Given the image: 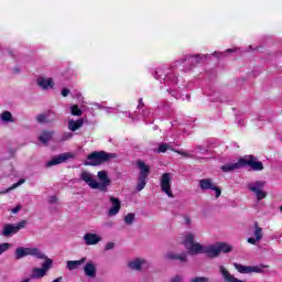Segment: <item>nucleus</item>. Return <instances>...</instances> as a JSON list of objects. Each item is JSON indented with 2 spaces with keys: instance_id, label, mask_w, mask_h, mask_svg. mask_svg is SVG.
<instances>
[{
  "instance_id": "nucleus-1",
  "label": "nucleus",
  "mask_w": 282,
  "mask_h": 282,
  "mask_svg": "<svg viewBox=\"0 0 282 282\" xmlns=\"http://www.w3.org/2000/svg\"><path fill=\"white\" fill-rule=\"evenodd\" d=\"M79 177L83 182H85V184L89 186V188H93L94 191L98 189L101 193H107L109 186H111V178H109L107 171H99L97 173L99 182L94 178L93 173L87 171H83L79 174Z\"/></svg>"
},
{
  "instance_id": "nucleus-2",
  "label": "nucleus",
  "mask_w": 282,
  "mask_h": 282,
  "mask_svg": "<svg viewBox=\"0 0 282 282\" xmlns=\"http://www.w3.org/2000/svg\"><path fill=\"white\" fill-rule=\"evenodd\" d=\"M116 158H118V154L116 153L95 151L87 156L84 164L85 166H100V164H105V162H111V160H116Z\"/></svg>"
},
{
  "instance_id": "nucleus-3",
  "label": "nucleus",
  "mask_w": 282,
  "mask_h": 282,
  "mask_svg": "<svg viewBox=\"0 0 282 282\" xmlns=\"http://www.w3.org/2000/svg\"><path fill=\"white\" fill-rule=\"evenodd\" d=\"M43 259L44 262L42 263V267H35L31 270V279L41 280L44 279V276H47V272L52 270V267L54 265V260L52 258H48L45 256V258H37Z\"/></svg>"
},
{
  "instance_id": "nucleus-4",
  "label": "nucleus",
  "mask_w": 282,
  "mask_h": 282,
  "mask_svg": "<svg viewBox=\"0 0 282 282\" xmlns=\"http://www.w3.org/2000/svg\"><path fill=\"white\" fill-rule=\"evenodd\" d=\"M23 257H35V259H45V253L39 248L18 247L15 249V259H23Z\"/></svg>"
},
{
  "instance_id": "nucleus-5",
  "label": "nucleus",
  "mask_w": 282,
  "mask_h": 282,
  "mask_svg": "<svg viewBox=\"0 0 282 282\" xmlns=\"http://www.w3.org/2000/svg\"><path fill=\"white\" fill-rule=\"evenodd\" d=\"M184 246L189 254H202L204 246L199 242H195V234L188 232L184 240Z\"/></svg>"
},
{
  "instance_id": "nucleus-6",
  "label": "nucleus",
  "mask_w": 282,
  "mask_h": 282,
  "mask_svg": "<svg viewBox=\"0 0 282 282\" xmlns=\"http://www.w3.org/2000/svg\"><path fill=\"white\" fill-rule=\"evenodd\" d=\"M28 226V220H21L17 224H4L1 230L2 237L10 238L18 235L19 231L23 230Z\"/></svg>"
},
{
  "instance_id": "nucleus-7",
  "label": "nucleus",
  "mask_w": 282,
  "mask_h": 282,
  "mask_svg": "<svg viewBox=\"0 0 282 282\" xmlns=\"http://www.w3.org/2000/svg\"><path fill=\"white\" fill-rule=\"evenodd\" d=\"M247 186L251 193H254L258 202L268 197V193L263 191L265 187V181H254L249 183Z\"/></svg>"
},
{
  "instance_id": "nucleus-8",
  "label": "nucleus",
  "mask_w": 282,
  "mask_h": 282,
  "mask_svg": "<svg viewBox=\"0 0 282 282\" xmlns=\"http://www.w3.org/2000/svg\"><path fill=\"white\" fill-rule=\"evenodd\" d=\"M234 268L240 273V274H263L264 268H270L268 264H259L253 267H246L243 264H239L237 262L234 263Z\"/></svg>"
},
{
  "instance_id": "nucleus-9",
  "label": "nucleus",
  "mask_w": 282,
  "mask_h": 282,
  "mask_svg": "<svg viewBox=\"0 0 282 282\" xmlns=\"http://www.w3.org/2000/svg\"><path fill=\"white\" fill-rule=\"evenodd\" d=\"M149 267V261L142 257L132 258L127 262L128 270L132 272H142L145 268Z\"/></svg>"
},
{
  "instance_id": "nucleus-10",
  "label": "nucleus",
  "mask_w": 282,
  "mask_h": 282,
  "mask_svg": "<svg viewBox=\"0 0 282 282\" xmlns=\"http://www.w3.org/2000/svg\"><path fill=\"white\" fill-rule=\"evenodd\" d=\"M74 158H76V155L72 152L62 153L47 161L46 166L48 169L52 166H58V164H64V162H67V160H74Z\"/></svg>"
},
{
  "instance_id": "nucleus-11",
  "label": "nucleus",
  "mask_w": 282,
  "mask_h": 282,
  "mask_svg": "<svg viewBox=\"0 0 282 282\" xmlns=\"http://www.w3.org/2000/svg\"><path fill=\"white\" fill-rule=\"evenodd\" d=\"M199 186L202 191H214L216 199H218V197H221V188L217 187V185L213 182V180L202 178L199 181Z\"/></svg>"
},
{
  "instance_id": "nucleus-12",
  "label": "nucleus",
  "mask_w": 282,
  "mask_h": 282,
  "mask_svg": "<svg viewBox=\"0 0 282 282\" xmlns=\"http://www.w3.org/2000/svg\"><path fill=\"white\" fill-rule=\"evenodd\" d=\"M161 191L167 195V197L173 198V191H171V173H164L161 176Z\"/></svg>"
},
{
  "instance_id": "nucleus-13",
  "label": "nucleus",
  "mask_w": 282,
  "mask_h": 282,
  "mask_svg": "<svg viewBox=\"0 0 282 282\" xmlns=\"http://www.w3.org/2000/svg\"><path fill=\"white\" fill-rule=\"evenodd\" d=\"M242 166H250L252 171H263V163L252 155L242 159Z\"/></svg>"
},
{
  "instance_id": "nucleus-14",
  "label": "nucleus",
  "mask_w": 282,
  "mask_h": 282,
  "mask_svg": "<svg viewBox=\"0 0 282 282\" xmlns=\"http://www.w3.org/2000/svg\"><path fill=\"white\" fill-rule=\"evenodd\" d=\"M109 202L111 204V207L108 210L109 217H116L118 213H120V208H122V204L120 203V199L113 196L109 197Z\"/></svg>"
},
{
  "instance_id": "nucleus-15",
  "label": "nucleus",
  "mask_w": 282,
  "mask_h": 282,
  "mask_svg": "<svg viewBox=\"0 0 282 282\" xmlns=\"http://www.w3.org/2000/svg\"><path fill=\"white\" fill-rule=\"evenodd\" d=\"M253 226H254V231H253L254 238L253 237L248 238L247 241L248 243H251V246H257V242L263 239V228L259 227L258 221H256Z\"/></svg>"
},
{
  "instance_id": "nucleus-16",
  "label": "nucleus",
  "mask_w": 282,
  "mask_h": 282,
  "mask_svg": "<svg viewBox=\"0 0 282 282\" xmlns=\"http://www.w3.org/2000/svg\"><path fill=\"white\" fill-rule=\"evenodd\" d=\"M165 259L167 261H180V263H187L188 262V256L186 253H177L175 251H169L165 254Z\"/></svg>"
},
{
  "instance_id": "nucleus-17",
  "label": "nucleus",
  "mask_w": 282,
  "mask_h": 282,
  "mask_svg": "<svg viewBox=\"0 0 282 282\" xmlns=\"http://www.w3.org/2000/svg\"><path fill=\"white\" fill-rule=\"evenodd\" d=\"M97 272H98V269L94 261L86 262V264L84 267V274H86V276H88V279H96Z\"/></svg>"
},
{
  "instance_id": "nucleus-18",
  "label": "nucleus",
  "mask_w": 282,
  "mask_h": 282,
  "mask_svg": "<svg viewBox=\"0 0 282 282\" xmlns=\"http://www.w3.org/2000/svg\"><path fill=\"white\" fill-rule=\"evenodd\" d=\"M202 253H205V254L212 257L213 259H215V257H219L220 251H219L218 242L215 245L203 247V251L200 252V254Z\"/></svg>"
},
{
  "instance_id": "nucleus-19",
  "label": "nucleus",
  "mask_w": 282,
  "mask_h": 282,
  "mask_svg": "<svg viewBox=\"0 0 282 282\" xmlns=\"http://www.w3.org/2000/svg\"><path fill=\"white\" fill-rule=\"evenodd\" d=\"M84 241L86 246H96L102 241V238H100V236L97 234L87 232L84 235Z\"/></svg>"
},
{
  "instance_id": "nucleus-20",
  "label": "nucleus",
  "mask_w": 282,
  "mask_h": 282,
  "mask_svg": "<svg viewBox=\"0 0 282 282\" xmlns=\"http://www.w3.org/2000/svg\"><path fill=\"white\" fill-rule=\"evenodd\" d=\"M206 55H186L183 59L182 63H191L192 65H198V63H204L206 61Z\"/></svg>"
},
{
  "instance_id": "nucleus-21",
  "label": "nucleus",
  "mask_w": 282,
  "mask_h": 282,
  "mask_svg": "<svg viewBox=\"0 0 282 282\" xmlns=\"http://www.w3.org/2000/svg\"><path fill=\"white\" fill-rule=\"evenodd\" d=\"M241 167H243L242 159H240L237 163H227V164L223 165L220 169L224 173H230V172L237 171Z\"/></svg>"
},
{
  "instance_id": "nucleus-22",
  "label": "nucleus",
  "mask_w": 282,
  "mask_h": 282,
  "mask_svg": "<svg viewBox=\"0 0 282 282\" xmlns=\"http://www.w3.org/2000/svg\"><path fill=\"white\" fill-rule=\"evenodd\" d=\"M36 120L40 123L50 124L51 122H54V120H56V115H54V112L37 115Z\"/></svg>"
},
{
  "instance_id": "nucleus-23",
  "label": "nucleus",
  "mask_w": 282,
  "mask_h": 282,
  "mask_svg": "<svg viewBox=\"0 0 282 282\" xmlns=\"http://www.w3.org/2000/svg\"><path fill=\"white\" fill-rule=\"evenodd\" d=\"M137 166L140 170L139 177H149V173H151V166L147 165L144 161H137Z\"/></svg>"
},
{
  "instance_id": "nucleus-24",
  "label": "nucleus",
  "mask_w": 282,
  "mask_h": 282,
  "mask_svg": "<svg viewBox=\"0 0 282 282\" xmlns=\"http://www.w3.org/2000/svg\"><path fill=\"white\" fill-rule=\"evenodd\" d=\"M86 262H87V258H82L79 260H69L66 262V267L70 271L78 270V268H80V265H83Z\"/></svg>"
},
{
  "instance_id": "nucleus-25",
  "label": "nucleus",
  "mask_w": 282,
  "mask_h": 282,
  "mask_svg": "<svg viewBox=\"0 0 282 282\" xmlns=\"http://www.w3.org/2000/svg\"><path fill=\"white\" fill-rule=\"evenodd\" d=\"M85 124V119L68 120V131H78Z\"/></svg>"
},
{
  "instance_id": "nucleus-26",
  "label": "nucleus",
  "mask_w": 282,
  "mask_h": 282,
  "mask_svg": "<svg viewBox=\"0 0 282 282\" xmlns=\"http://www.w3.org/2000/svg\"><path fill=\"white\" fill-rule=\"evenodd\" d=\"M37 85L42 89H50L54 87V82L52 80V78L39 77Z\"/></svg>"
},
{
  "instance_id": "nucleus-27",
  "label": "nucleus",
  "mask_w": 282,
  "mask_h": 282,
  "mask_svg": "<svg viewBox=\"0 0 282 282\" xmlns=\"http://www.w3.org/2000/svg\"><path fill=\"white\" fill-rule=\"evenodd\" d=\"M52 138H54V131L44 130L39 135V140L42 142V144H47L50 141H52Z\"/></svg>"
},
{
  "instance_id": "nucleus-28",
  "label": "nucleus",
  "mask_w": 282,
  "mask_h": 282,
  "mask_svg": "<svg viewBox=\"0 0 282 282\" xmlns=\"http://www.w3.org/2000/svg\"><path fill=\"white\" fill-rule=\"evenodd\" d=\"M22 184H25V178H21L18 183L12 184L9 188L0 192V195H6L7 193H10V191H14V188H19Z\"/></svg>"
},
{
  "instance_id": "nucleus-29",
  "label": "nucleus",
  "mask_w": 282,
  "mask_h": 282,
  "mask_svg": "<svg viewBox=\"0 0 282 282\" xmlns=\"http://www.w3.org/2000/svg\"><path fill=\"white\" fill-rule=\"evenodd\" d=\"M0 119L2 122H14V117H12V112L6 110L0 115Z\"/></svg>"
},
{
  "instance_id": "nucleus-30",
  "label": "nucleus",
  "mask_w": 282,
  "mask_h": 282,
  "mask_svg": "<svg viewBox=\"0 0 282 282\" xmlns=\"http://www.w3.org/2000/svg\"><path fill=\"white\" fill-rule=\"evenodd\" d=\"M218 250L219 252H224L227 254L228 252H232V247L226 242H218Z\"/></svg>"
},
{
  "instance_id": "nucleus-31",
  "label": "nucleus",
  "mask_w": 282,
  "mask_h": 282,
  "mask_svg": "<svg viewBox=\"0 0 282 282\" xmlns=\"http://www.w3.org/2000/svg\"><path fill=\"white\" fill-rule=\"evenodd\" d=\"M174 152L178 155H182L183 158H195V151L174 150Z\"/></svg>"
},
{
  "instance_id": "nucleus-32",
  "label": "nucleus",
  "mask_w": 282,
  "mask_h": 282,
  "mask_svg": "<svg viewBox=\"0 0 282 282\" xmlns=\"http://www.w3.org/2000/svg\"><path fill=\"white\" fill-rule=\"evenodd\" d=\"M144 186H147V177L139 176V181L137 184V191L140 193V191H144Z\"/></svg>"
},
{
  "instance_id": "nucleus-33",
  "label": "nucleus",
  "mask_w": 282,
  "mask_h": 282,
  "mask_svg": "<svg viewBox=\"0 0 282 282\" xmlns=\"http://www.w3.org/2000/svg\"><path fill=\"white\" fill-rule=\"evenodd\" d=\"M133 221H135V214L129 213L128 215H126L124 223L127 224V226H131Z\"/></svg>"
},
{
  "instance_id": "nucleus-34",
  "label": "nucleus",
  "mask_w": 282,
  "mask_h": 282,
  "mask_svg": "<svg viewBox=\"0 0 282 282\" xmlns=\"http://www.w3.org/2000/svg\"><path fill=\"white\" fill-rule=\"evenodd\" d=\"M70 113H72V116L80 117V116H83V110H80L77 105H74L70 107Z\"/></svg>"
},
{
  "instance_id": "nucleus-35",
  "label": "nucleus",
  "mask_w": 282,
  "mask_h": 282,
  "mask_svg": "<svg viewBox=\"0 0 282 282\" xmlns=\"http://www.w3.org/2000/svg\"><path fill=\"white\" fill-rule=\"evenodd\" d=\"M171 150V145L167 143H161L159 145V153H166V151Z\"/></svg>"
},
{
  "instance_id": "nucleus-36",
  "label": "nucleus",
  "mask_w": 282,
  "mask_h": 282,
  "mask_svg": "<svg viewBox=\"0 0 282 282\" xmlns=\"http://www.w3.org/2000/svg\"><path fill=\"white\" fill-rule=\"evenodd\" d=\"M10 243L3 242L0 245V254H3V252H8L10 250Z\"/></svg>"
},
{
  "instance_id": "nucleus-37",
  "label": "nucleus",
  "mask_w": 282,
  "mask_h": 282,
  "mask_svg": "<svg viewBox=\"0 0 282 282\" xmlns=\"http://www.w3.org/2000/svg\"><path fill=\"white\" fill-rule=\"evenodd\" d=\"M189 282H210V279L206 276L192 278Z\"/></svg>"
},
{
  "instance_id": "nucleus-38",
  "label": "nucleus",
  "mask_w": 282,
  "mask_h": 282,
  "mask_svg": "<svg viewBox=\"0 0 282 282\" xmlns=\"http://www.w3.org/2000/svg\"><path fill=\"white\" fill-rule=\"evenodd\" d=\"M72 138H74V133L72 132H66L62 135V141L63 142H67V140H72Z\"/></svg>"
},
{
  "instance_id": "nucleus-39",
  "label": "nucleus",
  "mask_w": 282,
  "mask_h": 282,
  "mask_svg": "<svg viewBox=\"0 0 282 282\" xmlns=\"http://www.w3.org/2000/svg\"><path fill=\"white\" fill-rule=\"evenodd\" d=\"M184 281V278L182 275H174L172 279H170V282H182Z\"/></svg>"
},
{
  "instance_id": "nucleus-40",
  "label": "nucleus",
  "mask_w": 282,
  "mask_h": 282,
  "mask_svg": "<svg viewBox=\"0 0 282 282\" xmlns=\"http://www.w3.org/2000/svg\"><path fill=\"white\" fill-rule=\"evenodd\" d=\"M48 204H58V198L56 196H50Z\"/></svg>"
},
{
  "instance_id": "nucleus-41",
  "label": "nucleus",
  "mask_w": 282,
  "mask_h": 282,
  "mask_svg": "<svg viewBox=\"0 0 282 282\" xmlns=\"http://www.w3.org/2000/svg\"><path fill=\"white\" fill-rule=\"evenodd\" d=\"M62 96H63L64 98H67V96H69V88H64V89H62Z\"/></svg>"
},
{
  "instance_id": "nucleus-42",
  "label": "nucleus",
  "mask_w": 282,
  "mask_h": 282,
  "mask_svg": "<svg viewBox=\"0 0 282 282\" xmlns=\"http://www.w3.org/2000/svg\"><path fill=\"white\" fill-rule=\"evenodd\" d=\"M22 206L21 205H17L13 209H11V213L13 215H17V213H19V210H21Z\"/></svg>"
},
{
  "instance_id": "nucleus-43",
  "label": "nucleus",
  "mask_w": 282,
  "mask_h": 282,
  "mask_svg": "<svg viewBox=\"0 0 282 282\" xmlns=\"http://www.w3.org/2000/svg\"><path fill=\"white\" fill-rule=\"evenodd\" d=\"M113 248H116V243H113V242H108L106 245V250H113Z\"/></svg>"
},
{
  "instance_id": "nucleus-44",
  "label": "nucleus",
  "mask_w": 282,
  "mask_h": 282,
  "mask_svg": "<svg viewBox=\"0 0 282 282\" xmlns=\"http://www.w3.org/2000/svg\"><path fill=\"white\" fill-rule=\"evenodd\" d=\"M232 52H239V48H228L226 51L227 54H231Z\"/></svg>"
},
{
  "instance_id": "nucleus-45",
  "label": "nucleus",
  "mask_w": 282,
  "mask_h": 282,
  "mask_svg": "<svg viewBox=\"0 0 282 282\" xmlns=\"http://www.w3.org/2000/svg\"><path fill=\"white\" fill-rule=\"evenodd\" d=\"M104 111H106V113H111V111H113V108L104 107Z\"/></svg>"
},
{
  "instance_id": "nucleus-46",
  "label": "nucleus",
  "mask_w": 282,
  "mask_h": 282,
  "mask_svg": "<svg viewBox=\"0 0 282 282\" xmlns=\"http://www.w3.org/2000/svg\"><path fill=\"white\" fill-rule=\"evenodd\" d=\"M160 72H161L160 69H158V70L154 72V78H156V80L160 78V75H159Z\"/></svg>"
},
{
  "instance_id": "nucleus-47",
  "label": "nucleus",
  "mask_w": 282,
  "mask_h": 282,
  "mask_svg": "<svg viewBox=\"0 0 282 282\" xmlns=\"http://www.w3.org/2000/svg\"><path fill=\"white\" fill-rule=\"evenodd\" d=\"M95 107H98V109H105L104 107H106V106H101L99 104H95Z\"/></svg>"
},
{
  "instance_id": "nucleus-48",
  "label": "nucleus",
  "mask_w": 282,
  "mask_h": 282,
  "mask_svg": "<svg viewBox=\"0 0 282 282\" xmlns=\"http://www.w3.org/2000/svg\"><path fill=\"white\" fill-rule=\"evenodd\" d=\"M123 113H124L126 116H128V118H133V117L131 116V112L124 111Z\"/></svg>"
},
{
  "instance_id": "nucleus-49",
  "label": "nucleus",
  "mask_w": 282,
  "mask_h": 282,
  "mask_svg": "<svg viewBox=\"0 0 282 282\" xmlns=\"http://www.w3.org/2000/svg\"><path fill=\"white\" fill-rule=\"evenodd\" d=\"M171 76H172V75H166V77L164 78V80H171Z\"/></svg>"
},
{
  "instance_id": "nucleus-50",
  "label": "nucleus",
  "mask_w": 282,
  "mask_h": 282,
  "mask_svg": "<svg viewBox=\"0 0 282 282\" xmlns=\"http://www.w3.org/2000/svg\"><path fill=\"white\" fill-rule=\"evenodd\" d=\"M197 151H203L202 145H196Z\"/></svg>"
},
{
  "instance_id": "nucleus-51",
  "label": "nucleus",
  "mask_w": 282,
  "mask_h": 282,
  "mask_svg": "<svg viewBox=\"0 0 282 282\" xmlns=\"http://www.w3.org/2000/svg\"><path fill=\"white\" fill-rule=\"evenodd\" d=\"M219 55V53H217V52H214V56H218Z\"/></svg>"
},
{
  "instance_id": "nucleus-52",
  "label": "nucleus",
  "mask_w": 282,
  "mask_h": 282,
  "mask_svg": "<svg viewBox=\"0 0 282 282\" xmlns=\"http://www.w3.org/2000/svg\"><path fill=\"white\" fill-rule=\"evenodd\" d=\"M14 72H15L17 74H19V68H15Z\"/></svg>"
},
{
  "instance_id": "nucleus-53",
  "label": "nucleus",
  "mask_w": 282,
  "mask_h": 282,
  "mask_svg": "<svg viewBox=\"0 0 282 282\" xmlns=\"http://www.w3.org/2000/svg\"><path fill=\"white\" fill-rule=\"evenodd\" d=\"M140 105H142V99L139 100V107H140Z\"/></svg>"
},
{
  "instance_id": "nucleus-54",
  "label": "nucleus",
  "mask_w": 282,
  "mask_h": 282,
  "mask_svg": "<svg viewBox=\"0 0 282 282\" xmlns=\"http://www.w3.org/2000/svg\"><path fill=\"white\" fill-rule=\"evenodd\" d=\"M187 224H191V218H187Z\"/></svg>"
},
{
  "instance_id": "nucleus-55",
  "label": "nucleus",
  "mask_w": 282,
  "mask_h": 282,
  "mask_svg": "<svg viewBox=\"0 0 282 282\" xmlns=\"http://www.w3.org/2000/svg\"><path fill=\"white\" fill-rule=\"evenodd\" d=\"M173 83H174V84H176V83H177V80L174 78V79H173Z\"/></svg>"
},
{
  "instance_id": "nucleus-56",
  "label": "nucleus",
  "mask_w": 282,
  "mask_h": 282,
  "mask_svg": "<svg viewBox=\"0 0 282 282\" xmlns=\"http://www.w3.org/2000/svg\"><path fill=\"white\" fill-rule=\"evenodd\" d=\"M280 212L282 213V206L280 207Z\"/></svg>"
}]
</instances>
